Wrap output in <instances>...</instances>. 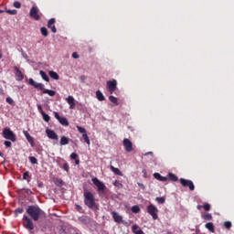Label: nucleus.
I'll use <instances>...</instances> for the list:
<instances>
[{
  "label": "nucleus",
  "instance_id": "nucleus-32",
  "mask_svg": "<svg viewBox=\"0 0 234 234\" xmlns=\"http://www.w3.org/2000/svg\"><path fill=\"white\" fill-rule=\"evenodd\" d=\"M44 122H47V123H48V122H50V116L48 114H47L45 112L43 113H41Z\"/></svg>",
  "mask_w": 234,
  "mask_h": 234
},
{
  "label": "nucleus",
  "instance_id": "nucleus-41",
  "mask_svg": "<svg viewBox=\"0 0 234 234\" xmlns=\"http://www.w3.org/2000/svg\"><path fill=\"white\" fill-rule=\"evenodd\" d=\"M55 184H56V186H63V184H65V182H63V180L60 178H57L55 180Z\"/></svg>",
  "mask_w": 234,
  "mask_h": 234
},
{
  "label": "nucleus",
  "instance_id": "nucleus-12",
  "mask_svg": "<svg viewBox=\"0 0 234 234\" xmlns=\"http://www.w3.org/2000/svg\"><path fill=\"white\" fill-rule=\"evenodd\" d=\"M112 217L117 224H123V217H122L118 212H112Z\"/></svg>",
  "mask_w": 234,
  "mask_h": 234
},
{
  "label": "nucleus",
  "instance_id": "nucleus-58",
  "mask_svg": "<svg viewBox=\"0 0 234 234\" xmlns=\"http://www.w3.org/2000/svg\"><path fill=\"white\" fill-rule=\"evenodd\" d=\"M202 207H203V206H201V205L197 206V209H202Z\"/></svg>",
  "mask_w": 234,
  "mask_h": 234
},
{
  "label": "nucleus",
  "instance_id": "nucleus-40",
  "mask_svg": "<svg viewBox=\"0 0 234 234\" xmlns=\"http://www.w3.org/2000/svg\"><path fill=\"white\" fill-rule=\"evenodd\" d=\"M29 162H30V164L36 165V164H37V158H36L34 156H29Z\"/></svg>",
  "mask_w": 234,
  "mask_h": 234
},
{
  "label": "nucleus",
  "instance_id": "nucleus-46",
  "mask_svg": "<svg viewBox=\"0 0 234 234\" xmlns=\"http://www.w3.org/2000/svg\"><path fill=\"white\" fill-rule=\"evenodd\" d=\"M4 145L6 147V148H10L12 147V143L10 141H5L4 142Z\"/></svg>",
  "mask_w": 234,
  "mask_h": 234
},
{
  "label": "nucleus",
  "instance_id": "nucleus-7",
  "mask_svg": "<svg viewBox=\"0 0 234 234\" xmlns=\"http://www.w3.org/2000/svg\"><path fill=\"white\" fill-rule=\"evenodd\" d=\"M29 16L32 19H35V21H39V19H41V16H39V8H37V6L31 7Z\"/></svg>",
  "mask_w": 234,
  "mask_h": 234
},
{
  "label": "nucleus",
  "instance_id": "nucleus-34",
  "mask_svg": "<svg viewBox=\"0 0 234 234\" xmlns=\"http://www.w3.org/2000/svg\"><path fill=\"white\" fill-rule=\"evenodd\" d=\"M109 100H110V101H112V103H114V105H118V98H116V97L111 95V96L109 97Z\"/></svg>",
  "mask_w": 234,
  "mask_h": 234
},
{
  "label": "nucleus",
  "instance_id": "nucleus-28",
  "mask_svg": "<svg viewBox=\"0 0 234 234\" xmlns=\"http://www.w3.org/2000/svg\"><path fill=\"white\" fill-rule=\"evenodd\" d=\"M40 32H41L42 36H44V37H48V29H47V27H41Z\"/></svg>",
  "mask_w": 234,
  "mask_h": 234
},
{
  "label": "nucleus",
  "instance_id": "nucleus-44",
  "mask_svg": "<svg viewBox=\"0 0 234 234\" xmlns=\"http://www.w3.org/2000/svg\"><path fill=\"white\" fill-rule=\"evenodd\" d=\"M5 101H6V103H9V105H14V99L13 98L7 97L5 99Z\"/></svg>",
  "mask_w": 234,
  "mask_h": 234
},
{
  "label": "nucleus",
  "instance_id": "nucleus-2",
  "mask_svg": "<svg viewBox=\"0 0 234 234\" xmlns=\"http://www.w3.org/2000/svg\"><path fill=\"white\" fill-rule=\"evenodd\" d=\"M84 204L90 209H97L98 205L96 204V198L91 192H84Z\"/></svg>",
  "mask_w": 234,
  "mask_h": 234
},
{
  "label": "nucleus",
  "instance_id": "nucleus-45",
  "mask_svg": "<svg viewBox=\"0 0 234 234\" xmlns=\"http://www.w3.org/2000/svg\"><path fill=\"white\" fill-rule=\"evenodd\" d=\"M13 5L15 8H21V2L16 1Z\"/></svg>",
  "mask_w": 234,
  "mask_h": 234
},
{
  "label": "nucleus",
  "instance_id": "nucleus-26",
  "mask_svg": "<svg viewBox=\"0 0 234 234\" xmlns=\"http://www.w3.org/2000/svg\"><path fill=\"white\" fill-rule=\"evenodd\" d=\"M201 217L204 220H213V216L209 213H203Z\"/></svg>",
  "mask_w": 234,
  "mask_h": 234
},
{
  "label": "nucleus",
  "instance_id": "nucleus-61",
  "mask_svg": "<svg viewBox=\"0 0 234 234\" xmlns=\"http://www.w3.org/2000/svg\"><path fill=\"white\" fill-rule=\"evenodd\" d=\"M0 156H3V153L0 152Z\"/></svg>",
  "mask_w": 234,
  "mask_h": 234
},
{
  "label": "nucleus",
  "instance_id": "nucleus-42",
  "mask_svg": "<svg viewBox=\"0 0 234 234\" xmlns=\"http://www.w3.org/2000/svg\"><path fill=\"white\" fill-rule=\"evenodd\" d=\"M140 211V207L135 205L133 207H132V212L133 213H138Z\"/></svg>",
  "mask_w": 234,
  "mask_h": 234
},
{
  "label": "nucleus",
  "instance_id": "nucleus-25",
  "mask_svg": "<svg viewBox=\"0 0 234 234\" xmlns=\"http://www.w3.org/2000/svg\"><path fill=\"white\" fill-rule=\"evenodd\" d=\"M39 74H40L42 80H44V81H48V82L50 81V79L48 78V75H47V73L45 71L40 70Z\"/></svg>",
  "mask_w": 234,
  "mask_h": 234
},
{
  "label": "nucleus",
  "instance_id": "nucleus-29",
  "mask_svg": "<svg viewBox=\"0 0 234 234\" xmlns=\"http://www.w3.org/2000/svg\"><path fill=\"white\" fill-rule=\"evenodd\" d=\"M43 94H48V96H56V91L52 90H44Z\"/></svg>",
  "mask_w": 234,
  "mask_h": 234
},
{
  "label": "nucleus",
  "instance_id": "nucleus-38",
  "mask_svg": "<svg viewBox=\"0 0 234 234\" xmlns=\"http://www.w3.org/2000/svg\"><path fill=\"white\" fill-rule=\"evenodd\" d=\"M6 14H9V16H16V14H17V11L16 9L14 10H10V9H7L5 10Z\"/></svg>",
  "mask_w": 234,
  "mask_h": 234
},
{
  "label": "nucleus",
  "instance_id": "nucleus-22",
  "mask_svg": "<svg viewBox=\"0 0 234 234\" xmlns=\"http://www.w3.org/2000/svg\"><path fill=\"white\" fill-rule=\"evenodd\" d=\"M205 228L208 229V231H210L211 233H215V225L213 224V222L207 223L205 225Z\"/></svg>",
  "mask_w": 234,
  "mask_h": 234
},
{
  "label": "nucleus",
  "instance_id": "nucleus-50",
  "mask_svg": "<svg viewBox=\"0 0 234 234\" xmlns=\"http://www.w3.org/2000/svg\"><path fill=\"white\" fill-rule=\"evenodd\" d=\"M70 158H71V160H76V159L78 158V154L72 153V154H70Z\"/></svg>",
  "mask_w": 234,
  "mask_h": 234
},
{
  "label": "nucleus",
  "instance_id": "nucleus-49",
  "mask_svg": "<svg viewBox=\"0 0 234 234\" xmlns=\"http://www.w3.org/2000/svg\"><path fill=\"white\" fill-rule=\"evenodd\" d=\"M37 110L40 112V114H43V112H45V111H43V107L41 106V104H37Z\"/></svg>",
  "mask_w": 234,
  "mask_h": 234
},
{
  "label": "nucleus",
  "instance_id": "nucleus-8",
  "mask_svg": "<svg viewBox=\"0 0 234 234\" xmlns=\"http://www.w3.org/2000/svg\"><path fill=\"white\" fill-rule=\"evenodd\" d=\"M180 184L183 187H189L190 191H195V184H193V181L181 178Z\"/></svg>",
  "mask_w": 234,
  "mask_h": 234
},
{
  "label": "nucleus",
  "instance_id": "nucleus-23",
  "mask_svg": "<svg viewBox=\"0 0 234 234\" xmlns=\"http://www.w3.org/2000/svg\"><path fill=\"white\" fill-rule=\"evenodd\" d=\"M96 98L99 101H104V100H105V96L103 95V93L101 91H100V90H98L96 91Z\"/></svg>",
  "mask_w": 234,
  "mask_h": 234
},
{
  "label": "nucleus",
  "instance_id": "nucleus-4",
  "mask_svg": "<svg viewBox=\"0 0 234 234\" xmlns=\"http://www.w3.org/2000/svg\"><path fill=\"white\" fill-rule=\"evenodd\" d=\"M147 213L151 215L154 220H158V208L154 205L150 204L147 207Z\"/></svg>",
  "mask_w": 234,
  "mask_h": 234
},
{
  "label": "nucleus",
  "instance_id": "nucleus-21",
  "mask_svg": "<svg viewBox=\"0 0 234 234\" xmlns=\"http://www.w3.org/2000/svg\"><path fill=\"white\" fill-rule=\"evenodd\" d=\"M111 171H112V173H114V175H117L118 176H123V174L122 173V171H120V169L114 167L113 165L110 166Z\"/></svg>",
  "mask_w": 234,
  "mask_h": 234
},
{
  "label": "nucleus",
  "instance_id": "nucleus-53",
  "mask_svg": "<svg viewBox=\"0 0 234 234\" xmlns=\"http://www.w3.org/2000/svg\"><path fill=\"white\" fill-rule=\"evenodd\" d=\"M138 225H133V227H132V231L134 233V231H137L136 229H138Z\"/></svg>",
  "mask_w": 234,
  "mask_h": 234
},
{
  "label": "nucleus",
  "instance_id": "nucleus-6",
  "mask_svg": "<svg viewBox=\"0 0 234 234\" xmlns=\"http://www.w3.org/2000/svg\"><path fill=\"white\" fill-rule=\"evenodd\" d=\"M106 87L110 94H113L114 90H116V87H118V81L116 80H108L106 82Z\"/></svg>",
  "mask_w": 234,
  "mask_h": 234
},
{
  "label": "nucleus",
  "instance_id": "nucleus-52",
  "mask_svg": "<svg viewBox=\"0 0 234 234\" xmlns=\"http://www.w3.org/2000/svg\"><path fill=\"white\" fill-rule=\"evenodd\" d=\"M54 116H55L56 120H58L59 122L61 116H59V113H58V112H54Z\"/></svg>",
  "mask_w": 234,
  "mask_h": 234
},
{
  "label": "nucleus",
  "instance_id": "nucleus-30",
  "mask_svg": "<svg viewBox=\"0 0 234 234\" xmlns=\"http://www.w3.org/2000/svg\"><path fill=\"white\" fill-rule=\"evenodd\" d=\"M113 186L117 187L118 189H123V184L120 183V181L115 180L113 182Z\"/></svg>",
  "mask_w": 234,
  "mask_h": 234
},
{
  "label": "nucleus",
  "instance_id": "nucleus-35",
  "mask_svg": "<svg viewBox=\"0 0 234 234\" xmlns=\"http://www.w3.org/2000/svg\"><path fill=\"white\" fill-rule=\"evenodd\" d=\"M203 209L205 211H211V205H209V203H204Z\"/></svg>",
  "mask_w": 234,
  "mask_h": 234
},
{
  "label": "nucleus",
  "instance_id": "nucleus-10",
  "mask_svg": "<svg viewBox=\"0 0 234 234\" xmlns=\"http://www.w3.org/2000/svg\"><path fill=\"white\" fill-rule=\"evenodd\" d=\"M91 182L94 184V186H96V187L98 188V191H105V184H103L101 181H100V179H98L97 177H93L91 179Z\"/></svg>",
  "mask_w": 234,
  "mask_h": 234
},
{
  "label": "nucleus",
  "instance_id": "nucleus-51",
  "mask_svg": "<svg viewBox=\"0 0 234 234\" xmlns=\"http://www.w3.org/2000/svg\"><path fill=\"white\" fill-rule=\"evenodd\" d=\"M71 56H72L73 59H78V58H80V55H78L77 52H73Z\"/></svg>",
  "mask_w": 234,
  "mask_h": 234
},
{
  "label": "nucleus",
  "instance_id": "nucleus-19",
  "mask_svg": "<svg viewBox=\"0 0 234 234\" xmlns=\"http://www.w3.org/2000/svg\"><path fill=\"white\" fill-rule=\"evenodd\" d=\"M167 180H170V182H178V176L173 173H168Z\"/></svg>",
  "mask_w": 234,
  "mask_h": 234
},
{
  "label": "nucleus",
  "instance_id": "nucleus-16",
  "mask_svg": "<svg viewBox=\"0 0 234 234\" xmlns=\"http://www.w3.org/2000/svg\"><path fill=\"white\" fill-rule=\"evenodd\" d=\"M23 134L26 136L28 144H30L31 147H34L36 145V143H34V137L30 136V133L27 131H23Z\"/></svg>",
  "mask_w": 234,
  "mask_h": 234
},
{
  "label": "nucleus",
  "instance_id": "nucleus-55",
  "mask_svg": "<svg viewBox=\"0 0 234 234\" xmlns=\"http://www.w3.org/2000/svg\"><path fill=\"white\" fill-rule=\"evenodd\" d=\"M133 233H134V234H144V230H142V229L136 230V231H134Z\"/></svg>",
  "mask_w": 234,
  "mask_h": 234
},
{
  "label": "nucleus",
  "instance_id": "nucleus-59",
  "mask_svg": "<svg viewBox=\"0 0 234 234\" xmlns=\"http://www.w3.org/2000/svg\"><path fill=\"white\" fill-rule=\"evenodd\" d=\"M147 154H153V152H148L145 154V156H147Z\"/></svg>",
  "mask_w": 234,
  "mask_h": 234
},
{
  "label": "nucleus",
  "instance_id": "nucleus-1",
  "mask_svg": "<svg viewBox=\"0 0 234 234\" xmlns=\"http://www.w3.org/2000/svg\"><path fill=\"white\" fill-rule=\"evenodd\" d=\"M27 213L35 222H37V220H39L41 218V215H43V211L38 206H29L27 208Z\"/></svg>",
  "mask_w": 234,
  "mask_h": 234
},
{
  "label": "nucleus",
  "instance_id": "nucleus-20",
  "mask_svg": "<svg viewBox=\"0 0 234 234\" xmlns=\"http://www.w3.org/2000/svg\"><path fill=\"white\" fill-rule=\"evenodd\" d=\"M70 142V139H69V137L63 135L60 138V145H69Z\"/></svg>",
  "mask_w": 234,
  "mask_h": 234
},
{
  "label": "nucleus",
  "instance_id": "nucleus-60",
  "mask_svg": "<svg viewBox=\"0 0 234 234\" xmlns=\"http://www.w3.org/2000/svg\"><path fill=\"white\" fill-rule=\"evenodd\" d=\"M3 58V53H1V50H0V59Z\"/></svg>",
  "mask_w": 234,
  "mask_h": 234
},
{
  "label": "nucleus",
  "instance_id": "nucleus-13",
  "mask_svg": "<svg viewBox=\"0 0 234 234\" xmlns=\"http://www.w3.org/2000/svg\"><path fill=\"white\" fill-rule=\"evenodd\" d=\"M55 24H56V18H51L48 21V28H50L53 34H56V32H58L56 26H54Z\"/></svg>",
  "mask_w": 234,
  "mask_h": 234
},
{
  "label": "nucleus",
  "instance_id": "nucleus-17",
  "mask_svg": "<svg viewBox=\"0 0 234 234\" xmlns=\"http://www.w3.org/2000/svg\"><path fill=\"white\" fill-rule=\"evenodd\" d=\"M67 103L69 105V109H76V100H74L73 96H69L67 99Z\"/></svg>",
  "mask_w": 234,
  "mask_h": 234
},
{
  "label": "nucleus",
  "instance_id": "nucleus-11",
  "mask_svg": "<svg viewBox=\"0 0 234 234\" xmlns=\"http://www.w3.org/2000/svg\"><path fill=\"white\" fill-rule=\"evenodd\" d=\"M122 144H123V147H124L126 153H132L133 142H131V140H129L128 138L123 139Z\"/></svg>",
  "mask_w": 234,
  "mask_h": 234
},
{
  "label": "nucleus",
  "instance_id": "nucleus-47",
  "mask_svg": "<svg viewBox=\"0 0 234 234\" xmlns=\"http://www.w3.org/2000/svg\"><path fill=\"white\" fill-rule=\"evenodd\" d=\"M22 191H24V193H27V195H32V190H30V188H23Z\"/></svg>",
  "mask_w": 234,
  "mask_h": 234
},
{
  "label": "nucleus",
  "instance_id": "nucleus-9",
  "mask_svg": "<svg viewBox=\"0 0 234 234\" xmlns=\"http://www.w3.org/2000/svg\"><path fill=\"white\" fill-rule=\"evenodd\" d=\"M28 83L31 85V87L37 89V90H45V84L37 82L34 80V79H29Z\"/></svg>",
  "mask_w": 234,
  "mask_h": 234
},
{
  "label": "nucleus",
  "instance_id": "nucleus-56",
  "mask_svg": "<svg viewBox=\"0 0 234 234\" xmlns=\"http://www.w3.org/2000/svg\"><path fill=\"white\" fill-rule=\"evenodd\" d=\"M75 164H76L77 165H79V164H80V160L75 159Z\"/></svg>",
  "mask_w": 234,
  "mask_h": 234
},
{
  "label": "nucleus",
  "instance_id": "nucleus-5",
  "mask_svg": "<svg viewBox=\"0 0 234 234\" xmlns=\"http://www.w3.org/2000/svg\"><path fill=\"white\" fill-rule=\"evenodd\" d=\"M22 222L26 229H30V230L34 229V223L32 222V219L28 216L24 215L22 218Z\"/></svg>",
  "mask_w": 234,
  "mask_h": 234
},
{
  "label": "nucleus",
  "instance_id": "nucleus-48",
  "mask_svg": "<svg viewBox=\"0 0 234 234\" xmlns=\"http://www.w3.org/2000/svg\"><path fill=\"white\" fill-rule=\"evenodd\" d=\"M63 169H64V171H67V173H69V163H64Z\"/></svg>",
  "mask_w": 234,
  "mask_h": 234
},
{
  "label": "nucleus",
  "instance_id": "nucleus-39",
  "mask_svg": "<svg viewBox=\"0 0 234 234\" xmlns=\"http://www.w3.org/2000/svg\"><path fill=\"white\" fill-rule=\"evenodd\" d=\"M231 222L230 221H225L224 222V228H226V229H231Z\"/></svg>",
  "mask_w": 234,
  "mask_h": 234
},
{
  "label": "nucleus",
  "instance_id": "nucleus-24",
  "mask_svg": "<svg viewBox=\"0 0 234 234\" xmlns=\"http://www.w3.org/2000/svg\"><path fill=\"white\" fill-rule=\"evenodd\" d=\"M60 125H63L64 127H69V120L65 117H61L58 121Z\"/></svg>",
  "mask_w": 234,
  "mask_h": 234
},
{
  "label": "nucleus",
  "instance_id": "nucleus-14",
  "mask_svg": "<svg viewBox=\"0 0 234 234\" xmlns=\"http://www.w3.org/2000/svg\"><path fill=\"white\" fill-rule=\"evenodd\" d=\"M15 72L16 81H23V80H25V76L23 75V72L19 69V68L15 67Z\"/></svg>",
  "mask_w": 234,
  "mask_h": 234
},
{
  "label": "nucleus",
  "instance_id": "nucleus-62",
  "mask_svg": "<svg viewBox=\"0 0 234 234\" xmlns=\"http://www.w3.org/2000/svg\"><path fill=\"white\" fill-rule=\"evenodd\" d=\"M143 173H144V174H145V170H143Z\"/></svg>",
  "mask_w": 234,
  "mask_h": 234
},
{
  "label": "nucleus",
  "instance_id": "nucleus-37",
  "mask_svg": "<svg viewBox=\"0 0 234 234\" xmlns=\"http://www.w3.org/2000/svg\"><path fill=\"white\" fill-rule=\"evenodd\" d=\"M77 129H78L79 133H80L81 134L87 133V130H85V128H83L81 126H77Z\"/></svg>",
  "mask_w": 234,
  "mask_h": 234
},
{
  "label": "nucleus",
  "instance_id": "nucleus-27",
  "mask_svg": "<svg viewBox=\"0 0 234 234\" xmlns=\"http://www.w3.org/2000/svg\"><path fill=\"white\" fill-rule=\"evenodd\" d=\"M49 76L52 78V80H59V75L56 71H48Z\"/></svg>",
  "mask_w": 234,
  "mask_h": 234
},
{
  "label": "nucleus",
  "instance_id": "nucleus-36",
  "mask_svg": "<svg viewBox=\"0 0 234 234\" xmlns=\"http://www.w3.org/2000/svg\"><path fill=\"white\" fill-rule=\"evenodd\" d=\"M25 210L22 207H18L15 210V217H18V215H21Z\"/></svg>",
  "mask_w": 234,
  "mask_h": 234
},
{
  "label": "nucleus",
  "instance_id": "nucleus-3",
  "mask_svg": "<svg viewBox=\"0 0 234 234\" xmlns=\"http://www.w3.org/2000/svg\"><path fill=\"white\" fill-rule=\"evenodd\" d=\"M2 136L5 140H10V142H17V137L16 136V133L9 128H5L2 132Z\"/></svg>",
  "mask_w": 234,
  "mask_h": 234
},
{
  "label": "nucleus",
  "instance_id": "nucleus-54",
  "mask_svg": "<svg viewBox=\"0 0 234 234\" xmlns=\"http://www.w3.org/2000/svg\"><path fill=\"white\" fill-rule=\"evenodd\" d=\"M137 186L141 188V189H145V186L142 183H137Z\"/></svg>",
  "mask_w": 234,
  "mask_h": 234
},
{
  "label": "nucleus",
  "instance_id": "nucleus-43",
  "mask_svg": "<svg viewBox=\"0 0 234 234\" xmlns=\"http://www.w3.org/2000/svg\"><path fill=\"white\" fill-rule=\"evenodd\" d=\"M155 200H156V202H158V204H165V197H156Z\"/></svg>",
  "mask_w": 234,
  "mask_h": 234
},
{
  "label": "nucleus",
  "instance_id": "nucleus-18",
  "mask_svg": "<svg viewBox=\"0 0 234 234\" xmlns=\"http://www.w3.org/2000/svg\"><path fill=\"white\" fill-rule=\"evenodd\" d=\"M154 178H155V180H158L159 182H167V177L160 175V173H154Z\"/></svg>",
  "mask_w": 234,
  "mask_h": 234
},
{
  "label": "nucleus",
  "instance_id": "nucleus-33",
  "mask_svg": "<svg viewBox=\"0 0 234 234\" xmlns=\"http://www.w3.org/2000/svg\"><path fill=\"white\" fill-rule=\"evenodd\" d=\"M82 138L88 145H90V139L89 138V135H87V133H83Z\"/></svg>",
  "mask_w": 234,
  "mask_h": 234
},
{
  "label": "nucleus",
  "instance_id": "nucleus-15",
  "mask_svg": "<svg viewBox=\"0 0 234 234\" xmlns=\"http://www.w3.org/2000/svg\"><path fill=\"white\" fill-rule=\"evenodd\" d=\"M46 134L49 140H58V133L50 129H46Z\"/></svg>",
  "mask_w": 234,
  "mask_h": 234
},
{
  "label": "nucleus",
  "instance_id": "nucleus-57",
  "mask_svg": "<svg viewBox=\"0 0 234 234\" xmlns=\"http://www.w3.org/2000/svg\"><path fill=\"white\" fill-rule=\"evenodd\" d=\"M76 208H77V209H81V206L76 205Z\"/></svg>",
  "mask_w": 234,
  "mask_h": 234
},
{
  "label": "nucleus",
  "instance_id": "nucleus-31",
  "mask_svg": "<svg viewBox=\"0 0 234 234\" xmlns=\"http://www.w3.org/2000/svg\"><path fill=\"white\" fill-rule=\"evenodd\" d=\"M23 180H27V182H30V172L26 171L23 174Z\"/></svg>",
  "mask_w": 234,
  "mask_h": 234
}]
</instances>
